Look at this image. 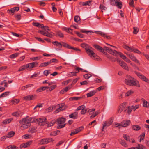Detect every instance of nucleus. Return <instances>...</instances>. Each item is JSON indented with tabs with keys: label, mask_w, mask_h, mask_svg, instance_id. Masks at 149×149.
<instances>
[{
	"label": "nucleus",
	"mask_w": 149,
	"mask_h": 149,
	"mask_svg": "<svg viewBox=\"0 0 149 149\" xmlns=\"http://www.w3.org/2000/svg\"><path fill=\"white\" fill-rule=\"evenodd\" d=\"M124 83L130 86H135L140 87L139 81L136 79L129 75H126V79L124 80Z\"/></svg>",
	"instance_id": "nucleus-1"
},
{
	"label": "nucleus",
	"mask_w": 149,
	"mask_h": 149,
	"mask_svg": "<svg viewBox=\"0 0 149 149\" xmlns=\"http://www.w3.org/2000/svg\"><path fill=\"white\" fill-rule=\"evenodd\" d=\"M64 106V105L63 104H59L56 106H53L52 107L48 108L47 111L48 112H50L52 111L55 108H57V109L54 112V113H57L65 109V107Z\"/></svg>",
	"instance_id": "nucleus-2"
},
{
	"label": "nucleus",
	"mask_w": 149,
	"mask_h": 149,
	"mask_svg": "<svg viewBox=\"0 0 149 149\" xmlns=\"http://www.w3.org/2000/svg\"><path fill=\"white\" fill-rule=\"evenodd\" d=\"M92 48L91 47L86 48V51L87 53L92 59L99 60L100 58L92 50Z\"/></svg>",
	"instance_id": "nucleus-3"
},
{
	"label": "nucleus",
	"mask_w": 149,
	"mask_h": 149,
	"mask_svg": "<svg viewBox=\"0 0 149 149\" xmlns=\"http://www.w3.org/2000/svg\"><path fill=\"white\" fill-rule=\"evenodd\" d=\"M65 118L63 117L58 118L56 120L57 123L59 125L57 126V128L60 129L64 127L65 125Z\"/></svg>",
	"instance_id": "nucleus-4"
},
{
	"label": "nucleus",
	"mask_w": 149,
	"mask_h": 149,
	"mask_svg": "<svg viewBox=\"0 0 149 149\" xmlns=\"http://www.w3.org/2000/svg\"><path fill=\"white\" fill-rule=\"evenodd\" d=\"M19 122L20 124H22L20 127V128L22 130L26 129L29 127V126H28L27 117L24 118L22 120H20Z\"/></svg>",
	"instance_id": "nucleus-5"
},
{
	"label": "nucleus",
	"mask_w": 149,
	"mask_h": 149,
	"mask_svg": "<svg viewBox=\"0 0 149 149\" xmlns=\"http://www.w3.org/2000/svg\"><path fill=\"white\" fill-rule=\"evenodd\" d=\"M46 120V118H42L36 119L34 121L35 122H37V123L39 125L43 126L47 124Z\"/></svg>",
	"instance_id": "nucleus-6"
},
{
	"label": "nucleus",
	"mask_w": 149,
	"mask_h": 149,
	"mask_svg": "<svg viewBox=\"0 0 149 149\" xmlns=\"http://www.w3.org/2000/svg\"><path fill=\"white\" fill-rule=\"evenodd\" d=\"M134 73L140 79L145 82L149 84V80L144 75L136 71H135Z\"/></svg>",
	"instance_id": "nucleus-7"
},
{
	"label": "nucleus",
	"mask_w": 149,
	"mask_h": 149,
	"mask_svg": "<svg viewBox=\"0 0 149 149\" xmlns=\"http://www.w3.org/2000/svg\"><path fill=\"white\" fill-rule=\"evenodd\" d=\"M123 47L128 51L131 50L132 52L138 54H140L141 53V52L140 51L134 47L131 48L126 45H123Z\"/></svg>",
	"instance_id": "nucleus-8"
},
{
	"label": "nucleus",
	"mask_w": 149,
	"mask_h": 149,
	"mask_svg": "<svg viewBox=\"0 0 149 149\" xmlns=\"http://www.w3.org/2000/svg\"><path fill=\"white\" fill-rule=\"evenodd\" d=\"M52 138L43 139L39 141V143L40 145L46 144L52 141Z\"/></svg>",
	"instance_id": "nucleus-9"
},
{
	"label": "nucleus",
	"mask_w": 149,
	"mask_h": 149,
	"mask_svg": "<svg viewBox=\"0 0 149 149\" xmlns=\"http://www.w3.org/2000/svg\"><path fill=\"white\" fill-rule=\"evenodd\" d=\"M113 121V120L111 119L110 120L104 122L103 123L102 130L105 127H107L111 125Z\"/></svg>",
	"instance_id": "nucleus-10"
},
{
	"label": "nucleus",
	"mask_w": 149,
	"mask_h": 149,
	"mask_svg": "<svg viewBox=\"0 0 149 149\" xmlns=\"http://www.w3.org/2000/svg\"><path fill=\"white\" fill-rule=\"evenodd\" d=\"M38 32L39 33L48 37L52 38L53 37V35L48 31H43L39 30Z\"/></svg>",
	"instance_id": "nucleus-11"
},
{
	"label": "nucleus",
	"mask_w": 149,
	"mask_h": 149,
	"mask_svg": "<svg viewBox=\"0 0 149 149\" xmlns=\"http://www.w3.org/2000/svg\"><path fill=\"white\" fill-rule=\"evenodd\" d=\"M38 62L35 61L29 63L26 65L27 68H29V69H31V68L36 67L37 65L38 64Z\"/></svg>",
	"instance_id": "nucleus-12"
},
{
	"label": "nucleus",
	"mask_w": 149,
	"mask_h": 149,
	"mask_svg": "<svg viewBox=\"0 0 149 149\" xmlns=\"http://www.w3.org/2000/svg\"><path fill=\"white\" fill-rule=\"evenodd\" d=\"M92 1H88L85 2H80L79 3V4L81 6H84L87 5L90 6L91 5Z\"/></svg>",
	"instance_id": "nucleus-13"
},
{
	"label": "nucleus",
	"mask_w": 149,
	"mask_h": 149,
	"mask_svg": "<svg viewBox=\"0 0 149 149\" xmlns=\"http://www.w3.org/2000/svg\"><path fill=\"white\" fill-rule=\"evenodd\" d=\"M130 122L129 120H124L121 123V125L123 127H126L129 125Z\"/></svg>",
	"instance_id": "nucleus-14"
},
{
	"label": "nucleus",
	"mask_w": 149,
	"mask_h": 149,
	"mask_svg": "<svg viewBox=\"0 0 149 149\" xmlns=\"http://www.w3.org/2000/svg\"><path fill=\"white\" fill-rule=\"evenodd\" d=\"M35 95H30L24 97L23 99L29 101L31 100H33L35 98Z\"/></svg>",
	"instance_id": "nucleus-15"
},
{
	"label": "nucleus",
	"mask_w": 149,
	"mask_h": 149,
	"mask_svg": "<svg viewBox=\"0 0 149 149\" xmlns=\"http://www.w3.org/2000/svg\"><path fill=\"white\" fill-rule=\"evenodd\" d=\"M78 112L75 111L73 113L69 115V117L70 118H72L73 119H76L78 118Z\"/></svg>",
	"instance_id": "nucleus-16"
},
{
	"label": "nucleus",
	"mask_w": 149,
	"mask_h": 149,
	"mask_svg": "<svg viewBox=\"0 0 149 149\" xmlns=\"http://www.w3.org/2000/svg\"><path fill=\"white\" fill-rule=\"evenodd\" d=\"M120 65L125 69L127 70H128V68L127 65L124 62H121L120 63Z\"/></svg>",
	"instance_id": "nucleus-17"
},
{
	"label": "nucleus",
	"mask_w": 149,
	"mask_h": 149,
	"mask_svg": "<svg viewBox=\"0 0 149 149\" xmlns=\"http://www.w3.org/2000/svg\"><path fill=\"white\" fill-rule=\"evenodd\" d=\"M129 57L131 58L132 61H134L137 63L139 64V61L132 54H129Z\"/></svg>",
	"instance_id": "nucleus-18"
},
{
	"label": "nucleus",
	"mask_w": 149,
	"mask_h": 149,
	"mask_svg": "<svg viewBox=\"0 0 149 149\" xmlns=\"http://www.w3.org/2000/svg\"><path fill=\"white\" fill-rule=\"evenodd\" d=\"M97 92L96 90H93L87 94V97H91L94 95Z\"/></svg>",
	"instance_id": "nucleus-19"
},
{
	"label": "nucleus",
	"mask_w": 149,
	"mask_h": 149,
	"mask_svg": "<svg viewBox=\"0 0 149 149\" xmlns=\"http://www.w3.org/2000/svg\"><path fill=\"white\" fill-rule=\"evenodd\" d=\"M132 129L135 131H138L141 129V127L138 125H134L132 126Z\"/></svg>",
	"instance_id": "nucleus-20"
},
{
	"label": "nucleus",
	"mask_w": 149,
	"mask_h": 149,
	"mask_svg": "<svg viewBox=\"0 0 149 149\" xmlns=\"http://www.w3.org/2000/svg\"><path fill=\"white\" fill-rule=\"evenodd\" d=\"M19 100L17 99H15L12 100L10 102V105L13 104H16L19 102Z\"/></svg>",
	"instance_id": "nucleus-21"
},
{
	"label": "nucleus",
	"mask_w": 149,
	"mask_h": 149,
	"mask_svg": "<svg viewBox=\"0 0 149 149\" xmlns=\"http://www.w3.org/2000/svg\"><path fill=\"white\" fill-rule=\"evenodd\" d=\"M32 24L34 26L38 27H44V25L42 24H40L38 22H33Z\"/></svg>",
	"instance_id": "nucleus-22"
},
{
	"label": "nucleus",
	"mask_w": 149,
	"mask_h": 149,
	"mask_svg": "<svg viewBox=\"0 0 149 149\" xmlns=\"http://www.w3.org/2000/svg\"><path fill=\"white\" fill-rule=\"evenodd\" d=\"M22 114L19 111L14 112L12 114V115L16 117L21 116Z\"/></svg>",
	"instance_id": "nucleus-23"
},
{
	"label": "nucleus",
	"mask_w": 149,
	"mask_h": 149,
	"mask_svg": "<svg viewBox=\"0 0 149 149\" xmlns=\"http://www.w3.org/2000/svg\"><path fill=\"white\" fill-rule=\"evenodd\" d=\"M72 87L71 85L65 88L62 90H61V93H63L64 92H66L69 90Z\"/></svg>",
	"instance_id": "nucleus-24"
},
{
	"label": "nucleus",
	"mask_w": 149,
	"mask_h": 149,
	"mask_svg": "<svg viewBox=\"0 0 149 149\" xmlns=\"http://www.w3.org/2000/svg\"><path fill=\"white\" fill-rule=\"evenodd\" d=\"M13 120V118H11L5 120L3 122V123L4 124H8L11 121Z\"/></svg>",
	"instance_id": "nucleus-25"
},
{
	"label": "nucleus",
	"mask_w": 149,
	"mask_h": 149,
	"mask_svg": "<svg viewBox=\"0 0 149 149\" xmlns=\"http://www.w3.org/2000/svg\"><path fill=\"white\" fill-rule=\"evenodd\" d=\"M30 142H27L26 143H25L24 144H22V145H20V147L21 148H25L27 147H28V146L30 145Z\"/></svg>",
	"instance_id": "nucleus-26"
},
{
	"label": "nucleus",
	"mask_w": 149,
	"mask_h": 149,
	"mask_svg": "<svg viewBox=\"0 0 149 149\" xmlns=\"http://www.w3.org/2000/svg\"><path fill=\"white\" fill-rule=\"evenodd\" d=\"M19 54L18 53H16L13 54L10 56V58L11 59L17 57Z\"/></svg>",
	"instance_id": "nucleus-27"
},
{
	"label": "nucleus",
	"mask_w": 149,
	"mask_h": 149,
	"mask_svg": "<svg viewBox=\"0 0 149 149\" xmlns=\"http://www.w3.org/2000/svg\"><path fill=\"white\" fill-rule=\"evenodd\" d=\"M62 46L68 49H69V48L70 46L68 44L63 42H61V47Z\"/></svg>",
	"instance_id": "nucleus-28"
},
{
	"label": "nucleus",
	"mask_w": 149,
	"mask_h": 149,
	"mask_svg": "<svg viewBox=\"0 0 149 149\" xmlns=\"http://www.w3.org/2000/svg\"><path fill=\"white\" fill-rule=\"evenodd\" d=\"M10 93V92L9 91L5 92L0 95V98L1 97H5L8 95Z\"/></svg>",
	"instance_id": "nucleus-29"
},
{
	"label": "nucleus",
	"mask_w": 149,
	"mask_h": 149,
	"mask_svg": "<svg viewBox=\"0 0 149 149\" xmlns=\"http://www.w3.org/2000/svg\"><path fill=\"white\" fill-rule=\"evenodd\" d=\"M15 133L13 131H10L8 133L7 135V137L10 138L13 136L14 135Z\"/></svg>",
	"instance_id": "nucleus-30"
},
{
	"label": "nucleus",
	"mask_w": 149,
	"mask_h": 149,
	"mask_svg": "<svg viewBox=\"0 0 149 149\" xmlns=\"http://www.w3.org/2000/svg\"><path fill=\"white\" fill-rule=\"evenodd\" d=\"M120 143L122 145L125 147H127V145L124 140L121 139L120 141Z\"/></svg>",
	"instance_id": "nucleus-31"
},
{
	"label": "nucleus",
	"mask_w": 149,
	"mask_h": 149,
	"mask_svg": "<svg viewBox=\"0 0 149 149\" xmlns=\"http://www.w3.org/2000/svg\"><path fill=\"white\" fill-rule=\"evenodd\" d=\"M74 19L76 22L78 23L80 22V18L79 16L77 15L75 16L74 17Z\"/></svg>",
	"instance_id": "nucleus-32"
},
{
	"label": "nucleus",
	"mask_w": 149,
	"mask_h": 149,
	"mask_svg": "<svg viewBox=\"0 0 149 149\" xmlns=\"http://www.w3.org/2000/svg\"><path fill=\"white\" fill-rule=\"evenodd\" d=\"M17 147L14 145H10L6 148V149H17Z\"/></svg>",
	"instance_id": "nucleus-33"
},
{
	"label": "nucleus",
	"mask_w": 149,
	"mask_h": 149,
	"mask_svg": "<svg viewBox=\"0 0 149 149\" xmlns=\"http://www.w3.org/2000/svg\"><path fill=\"white\" fill-rule=\"evenodd\" d=\"M55 43V45L59 48L61 47V42L60 43L58 41H55L54 42H53L52 43Z\"/></svg>",
	"instance_id": "nucleus-34"
},
{
	"label": "nucleus",
	"mask_w": 149,
	"mask_h": 149,
	"mask_svg": "<svg viewBox=\"0 0 149 149\" xmlns=\"http://www.w3.org/2000/svg\"><path fill=\"white\" fill-rule=\"evenodd\" d=\"M36 127H33L29 129V131L31 133H33L35 132Z\"/></svg>",
	"instance_id": "nucleus-35"
},
{
	"label": "nucleus",
	"mask_w": 149,
	"mask_h": 149,
	"mask_svg": "<svg viewBox=\"0 0 149 149\" xmlns=\"http://www.w3.org/2000/svg\"><path fill=\"white\" fill-rule=\"evenodd\" d=\"M83 97H71L70 98V100H79L80 99H81Z\"/></svg>",
	"instance_id": "nucleus-36"
},
{
	"label": "nucleus",
	"mask_w": 149,
	"mask_h": 149,
	"mask_svg": "<svg viewBox=\"0 0 149 149\" xmlns=\"http://www.w3.org/2000/svg\"><path fill=\"white\" fill-rule=\"evenodd\" d=\"M100 112L99 111H96L90 116V118L92 119L93 118L95 117L97 115L100 113Z\"/></svg>",
	"instance_id": "nucleus-37"
},
{
	"label": "nucleus",
	"mask_w": 149,
	"mask_h": 149,
	"mask_svg": "<svg viewBox=\"0 0 149 149\" xmlns=\"http://www.w3.org/2000/svg\"><path fill=\"white\" fill-rule=\"evenodd\" d=\"M123 138L127 141L131 142L130 140V136L125 134H124L123 135Z\"/></svg>",
	"instance_id": "nucleus-38"
},
{
	"label": "nucleus",
	"mask_w": 149,
	"mask_h": 149,
	"mask_svg": "<svg viewBox=\"0 0 149 149\" xmlns=\"http://www.w3.org/2000/svg\"><path fill=\"white\" fill-rule=\"evenodd\" d=\"M96 33L102 36L105 37L106 33L100 31H96Z\"/></svg>",
	"instance_id": "nucleus-39"
},
{
	"label": "nucleus",
	"mask_w": 149,
	"mask_h": 149,
	"mask_svg": "<svg viewBox=\"0 0 149 149\" xmlns=\"http://www.w3.org/2000/svg\"><path fill=\"white\" fill-rule=\"evenodd\" d=\"M84 129V127L83 126L80 127L75 129V131L76 132V133H77L80 131Z\"/></svg>",
	"instance_id": "nucleus-40"
},
{
	"label": "nucleus",
	"mask_w": 149,
	"mask_h": 149,
	"mask_svg": "<svg viewBox=\"0 0 149 149\" xmlns=\"http://www.w3.org/2000/svg\"><path fill=\"white\" fill-rule=\"evenodd\" d=\"M27 68V67L26 65H24L21 67H20L19 70H18V71H23L25 69Z\"/></svg>",
	"instance_id": "nucleus-41"
},
{
	"label": "nucleus",
	"mask_w": 149,
	"mask_h": 149,
	"mask_svg": "<svg viewBox=\"0 0 149 149\" xmlns=\"http://www.w3.org/2000/svg\"><path fill=\"white\" fill-rule=\"evenodd\" d=\"M81 46L83 48H85L86 49V48H88L89 47H91L88 46V45L85 43H82L81 44Z\"/></svg>",
	"instance_id": "nucleus-42"
},
{
	"label": "nucleus",
	"mask_w": 149,
	"mask_h": 149,
	"mask_svg": "<svg viewBox=\"0 0 149 149\" xmlns=\"http://www.w3.org/2000/svg\"><path fill=\"white\" fill-rule=\"evenodd\" d=\"M91 75L89 73L85 74L84 75V77L86 79H87L91 77Z\"/></svg>",
	"instance_id": "nucleus-43"
},
{
	"label": "nucleus",
	"mask_w": 149,
	"mask_h": 149,
	"mask_svg": "<svg viewBox=\"0 0 149 149\" xmlns=\"http://www.w3.org/2000/svg\"><path fill=\"white\" fill-rule=\"evenodd\" d=\"M85 108V106L84 105H82L81 106H79L76 109V111H79L80 110H82L83 109Z\"/></svg>",
	"instance_id": "nucleus-44"
},
{
	"label": "nucleus",
	"mask_w": 149,
	"mask_h": 149,
	"mask_svg": "<svg viewBox=\"0 0 149 149\" xmlns=\"http://www.w3.org/2000/svg\"><path fill=\"white\" fill-rule=\"evenodd\" d=\"M118 54L119 55L120 57L123 60H125L126 58V57L122 53L120 52L118 53Z\"/></svg>",
	"instance_id": "nucleus-45"
},
{
	"label": "nucleus",
	"mask_w": 149,
	"mask_h": 149,
	"mask_svg": "<svg viewBox=\"0 0 149 149\" xmlns=\"http://www.w3.org/2000/svg\"><path fill=\"white\" fill-rule=\"evenodd\" d=\"M62 29L68 33H70V31L72 30V29L70 28L65 27H63L62 28Z\"/></svg>",
	"instance_id": "nucleus-46"
},
{
	"label": "nucleus",
	"mask_w": 149,
	"mask_h": 149,
	"mask_svg": "<svg viewBox=\"0 0 149 149\" xmlns=\"http://www.w3.org/2000/svg\"><path fill=\"white\" fill-rule=\"evenodd\" d=\"M136 148L138 149H146V147L141 144H138Z\"/></svg>",
	"instance_id": "nucleus-47"
},
{
	"label": "nucleus",
	"mask_w": 149,
	"mask_h": 149,
	"mask_svg": "<svg viewBox=\"0 0 149 149\" xmlns=\"http://www.w3.org/2000/svg\"><path fill=\"white\" fill-rule=\"evenodd\" d=\"M80 31L82 33H86L87 34H88V33H93V32H91L90 31H88L86 30H83V29H81Z\"/></svg>",
	"instance_id": "nucleus-48"
},
{
	"label": "nucleus",
	"mask_w": 149,
	"mask_h": 149,
	"mask_svg": "<svg viewBox=\"0 0 149 149\" xmlns=\"http://www.w3.org/2000/svg\"><path fill=\"white\" fill-rule=\"evenodd\" d=\"M42 28H43V31H50V30L49 29V27L47 26H44V27H41Z\"/></svg>",
	"instance_id": "nucleus-49"
},
{
	"label": "nucleus",
	"mask_w": 149,
	"mask_h": 149,
	"mask_svg": "<svg viewBox=\"0 0 149 149\" xmlns=\"http://www.w3.org/2000/svg\"><path fill=\"white\" fill-rule=\"evenodd\" d=\"M69 49H72L74 51H81V50L77 48H76V47H73L71 46H70V47L69 48Z\"/></svg>",
	"instance_id": "nucleus-50"
},
{
	"label": "nucleus",
	"mask_w": 149,
	"mask_h": 149,
	"mask_svg": "<svg viewBox=\"0 0 149 149\" xmlns=\"http://www.w3.org/2000/svg\"><path fill=\"white\" fill-rule=\"evenodd\" d=\"M99 8L100 9L104 10H106L107 9V8L106 7L102 4H100V5Z\"/></svg>",
	"instance_id": "nucleus-51"
},
{
	"label": "nucleus",
	"mask_w": 149,
	"mask_h": 149,
	"mask_svg": "<svg viewBox=\"0 0 149 149\" xmlns=\"http://www.w3.org/2000/svg\"><path fill=\"white\" fill-rule=\"evenodd\" d=\"M134 31L133 33L134 34H136L138 32V29L136 27H133Z\"/></svg>",
	"instance_id": "nucleus-52"
},
{
	"label": "nucleus",
	"mask_w": 149,
	"mask_h": 149,
	"mask_svg": "<svg viewBox=\"0 0 149 149\" xmlns=\"http://www.w3.org/2000/svg\"><path fill=\"white\" fill-rule=\"evenodd\" d=\"M145 136V133H142L139 136V137H140V141H141V140L143 139L144 138Z\"/></svg>",
	"instance_id": "nucleus-53"
},
{
	"label": "nucleus",
	"mask_w": 149,
	"mask_h": 149,
	"mask_svg": "<svg viewBox=\"0 0 149 149\" xmlns=\"http://www.w3.org/2000/svg\"><path fill=\"white\" fill-rule=\"evenodd\" d=\"M42 88V87H41L40 88H38L36 90V92L37 93H39L44 91L43 88Z\"/></svg>",
	"instance_id": "nucleus-54"
},
{
	"label": "nucleus",
	"mask_w": 149,
	"mask_h": 149,
	"mask_svg": "<svg viewBox=\"0 0 149 149\" xmlns=\"http://www.w3.org/2000/svg\"><path fill=\"white\" fill-rule=\"evenodd\" d=\"M13 11H14V13L15 12H17L19 10V7H16L12 8Z\"/></svg>",
	"instance_id": "nucleus-55"
},
{
	"label": "nucleus",
	"mask_w": 149,
	"mask_h": 149,
	"mask_svg": "<svg viewBox=\"0 0 149 149\" xmlns=\"http://www.w3.org/2000/svg\"><path fill=\"white\" fill-rule=\"evenodd\" d=\"M56 36H58L59 37L63 38V34L61 32L58 31L56 34Z\"/></svg>",
	"instance_id": "nucleus-56"
},
{
	"label": "nucleus",
	"mask_w": 149,
	"mask_h": 149,
	"mask_svg": "<svg viewBox=\"0 0 149 149\" xmlns=\"http://www.w3.org/2000/svg\"><path fill=\"white\" fill-rule=\"evenodd\" d=\"M32 118H28L27 117V121L28 122V126L30 127L31 125V123L32 122Z\"/></svg>",
	"instance_id": "nucleus-57"
},
{
	"label": "nucleus",
	"mask_w": 149,
	"mask_h": 149,
	"mask_svg": "<svg viewBox=\"0 0 149 149\" xmlns=\"http://www.w3.org/2000/svg\"><path fill=\"white\" fill-rule=\"evenodd\" d=\"M15 17L17 20H19L21 19V15L20 14L15 15Z\"/></svg>",
	"instance_id": "nucleus-58"
},
{
	"label": "nucleus",
	"mask_w": 149,
	"mask_h": 149,
	"mask_svg": "<svg viewBox=\"0 0 149 149\" xmlns=\"http://www.w3.org/2000/svg\"><path fill=\"white\" fill-rule=\"evenodd\" d=\"M7 11L9 13V14L11 15H13L14 13V11H13L12 8L8 10Z\"/></svg>",
	"instance_id": "nucleus-59"
},
{
	"label": "nucleus",
	"mask_w": 149,
	"mask_h": 149,
	"mask_svg": "<svg viewBox=\"0 0 149 149\" xmlns=\"http://www.w3.org/2000/svg\"><path fill=\"white\" fill-rule=\"evenodd\" d=\"M80 84L81 85H87L88 83V81H83L82 82H80Z\"/></svg>",
	"instance_id": "nucleus-60"
},
{
	"label": "nucleus",
	"mask_w": 149,
	"mask_h": 149,
	"mask_svg": "<svg viewBox=\"0 0 149 149\" xmlns=\"http://www.w3.org/2000/svg\"><path fill=\"white\" fill-rule=\"evenodd\" d=\"M75 70H77V72L78 73L79 72V70H81L82 71L83 70V69H82L76 66L75 67Z\"/></svg>",
	"instance_id": "nucleus-61"
},
{
	"label": "nucleus",
	"mask_w": 149,
	"mask_h": 149,
	"mask_svg": "<svg viewBox=\"0 0 149 149\" xmlns=\"http://www.w3.org/2000/svg\"><path fill=\"white\" fill-rule=\"evenodd\" d=\"M76 33L77 35V36L80 38H83L84 37V35L80 33L77 32Z\"/></svg>",
	"instance_id": "nucleus-62"
},
{
	"label": "nucleus",
	"mask_w": 149,
	"mask_h": 149,
	"mask_svg": "<svg viewBox=\"0 0 149 149\" xmlns=\"http://www.w3.org/2000/svg\"><path fill=\"white\" fill-rule=\"evenodd\" d=\"M123 109H123L121 107L119 106L117 112L118 113H120Z\"/></svg>",
	"instance_id": "nucleus-63"
},
{
	"label": "nucleus",
	"mask_w": 149,
	"mask_h": 149,
	"mask_svg": "<svg viewBox=\"0 0 149 149\" xmlns=\"http://www.w3.org/2000/svg\"><path fill=\"white\" fill-rule=\"evenodd\" d=\"M148 103V102L146 101H144L143 103V106L145 107H148V106L147 105V104Z\"/></svg>",
	"instance_id": "nucleus-64"
}]
</instances>
